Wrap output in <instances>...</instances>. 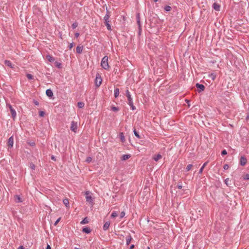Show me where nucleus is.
Listing matches in <instances>:
<instances>
[{"instance_id": "obj_1", "label": "nucleus", "mask_w": 249, "mask_h": 249, "mask_svg": "<svg viewBox=\"0 0 249 249\" xmlns=\"http://www.w3.org/2000/svg\"><path fill=\"white\" fill-rule=\"evenodd\" d=\"M109 17H110L109 12V11L107 10V14L105 15V16L104 17V19L105 20V25L107 26V29L108 30H110L111 29V26L109 24Z\"/></svg>"}, {"instance_id": "obj_2", "label": "nucleus", "mask_w": 249, "mask_h": 249, "mask_svg": "<svg viewBox=\"0 0 249 249\" xmlns=\"http://www.w3.org/2000/svg\"><path fill=\"white\" fill-rule=\"evenodd\" d=\"M101 65L103 68H104V69H108L109 67L108 64V57L107 56H105L102 58Z\"/></svg>"}, {"instance_id": "obj_3", "label": "nucleus", "mask_w": 249, "mask_h": 249, "mask_svg": "<svg viewBox=\"0 0 249 249\" xmlns=\"http://www.w3.org/2000/svg\"><path fill=\"white\" fill-rule=\"evenodd\" d=\"M102 82V79L101 77V76L99 75V73H97L96 74L95 80V85L97 87H99L100 86L101 83Z\"/></svg>"}, {"instance_id": "obj_4", "label": "nucleus", "mask_w": 249, "mask_h": 249, "mask_svg": "<svg viewBox=\"0 0 249 249\" xmlns=\"http://www.w3.org/2000/svg\"><path fill=\"white\" fill-rule=\"evenodd\" d=\"M7 107H8L10 109V112L11 113L12 117L14 120L16 117V112L15 110L13 108L12 106L10 104H7Z\"/></svg>"}, {"instance_id": "obj_5", "label": "nucleus", "mask_w": 249, "mask_h": 249, "mask_svg": "<svg viewBox=\"0 0 249 249\" xmlns=\"http://www.w3.org/2000/svg\"><path fill=\"white\" fill-rule=\"evenodd\" d=\"M86 201L89 203H93V199L91 196L90 195V193L89 191H87L85 193Z\"/></svg>"}, {"instance_id": "obj_6", "label": "nucleus", "mask_w": 249, "mask_h": 249, "mask_svg": "<svg viewBox=\"0 0 249 249\" xmlns=\"http://www.w3.org/2000/svg\"><path fill=\"white\" fill-rule=\"evenodd\" d=\"M71 130L73 132H76L77 128V124L76 122L72 121L71 125Z\"/></svg>"}, {"instance_id": "obj_7", "label": "nucleus", "mask_w": 249, "mask_h": 249, "mask_svg": "<svg viewBox=\"0 0 249 249\" xmlns=\"http://www.w3.org/2000/svg\"><path fill=\"white\" fill-rule=\"evenodd\" d=\"M196 87L198 89V92H200L202 91H204L205 89V86L202 84H200L199 83H196Z\"/></svg>"}, {"instance_id": "obj_8", "label": "nucleus", "mask_w": 249, "mask_h": 249, "mask_svg": "<svg viewBox=\"0 0 249 249\" xmlns=\"http://www.w3.org/2000/svg\"><path fill=\"white\" fill-rule=\"evenodd\" d=\"M126 96L128 99V104H132V98H131L130 92L128 89L126 90Z\"/></svg>"}, {"instance_id": "obj_9", "label": "nucleus", "mask_w": 249, "mask_h": 249, "mask_svg": "<svg viewBox=\"0 0 249 249\" xmlns=\"http://www.w3.org/2000/svg\"><path fill=\"white\" fill-rule=\"evenodd\" d=\"M213 8L216 11H219L220 10V5L216 3V2H214L213 4Z\"/></svg>"}, {"instance_id": "obj_10", "label": "nucleus", "mask_w": 249, "mask_h": 249, "mask_svg": "<svg viewBox=\"0 0 249 249\" xmlns=\"http://www.w3.org/2000/svg\"><path fill=\"white\" fill-rule=\"evenodd\" d=\"M240 164L242 166H244L247 163V159L245 157H242L240 159Z\"/></svg>"}, {"instance_id": "obj_11", "label": "nucleus", "mask_w": 249, "mask_h": 249, "mask_svg": "<svg viewBox=\"0 0 249 249\" xmlns=\"http://www.w3.org/2000/svg\"><path fill=\"white\" fill-rule=\"evenodd\" d=\"M4 64L8 67H9L11 68H14V65L12 64L10 61L9 60H5L4 61Z\"/></svg>"}, {"instance_id": "obj_12", "label": "nucleus", "mask_w": 249, "mask_h": 249, "mask_svg": "<svg viewBox=\"0 0 249 249\" xmlns=\"http://www.w3.org/2000/svg\"><path fill=\"white\" fill-rule=\"evenodd\" d=\"M46 95L49 97H52L53 96V93L51 89H48L46 90Z\"/></svg>"}, {"instance_id": "obj_13", "label": "nucleus", "mask_w": 249, "mask_h": 249, "mask_svg": "<svg viewBox=\"0 0 249 249\" xmlns=\"http://www.w3.org/2000/svg\"><path fill=\"white\" fill-rule=\"evenodd\" d=\"M131 240H132L131 236L130 234H129L126 237V245H128L130 243Z\"/></svg>"}, {"instance_id": "obj_14", "label": "nucleus", "mask_w": 249, "mask_h": 249, "mask_svg": "<svg viewBox=\"0 0 249 249\" xmlns=\"http://www.w3.org/2000/svg\"><path fill=\"white\" fill-rule=\"evenodd\" d=\"M63 202L67 208L70 207L69 200L68 198L64 199Z\"/></svg>"}, {"instance_id": "obj_15", "label": "nucleus", "mask_w": 249, "mask_h": 249, "mask_svg": "<svg viewBox=\"0 0 249 249\" xmlns=\"http://www.w3.org/2000/svg\"><path fill=\"white\" fill-rule=\"evenodd\" d=\"M15 200L16 202H22V199L19 196L16 195L15 196Z\"/></svg>"}, {"instance_id": "obj_16", "label": "nucleus", "mask_w": 249, "mask_h": 249, "mask_svg": "<svg viewBox=\"0 0 249 249\" xmlns=\"http://www.w3.org/2000/svg\"><path fill=\"white\" fill-rule=\"evenodd\" d=\"M46 58L50 62H53L54 61V57H52L50 55H47Z\"/></svg>"}, {"instance_id": "obj_17", "label": "nucleus", "mask_w": 249, "mask_h": 249, "mask_svg": "<svg viewBox=\"0 0 249 249\" xmlns=\"http://www.w3.org/2000/svg\"><path fill=\"white\" fill-rule=\"evenodd\" d=\"M162 156L160 154H159L157 155H155L153 157V159L156 161H158L160 159H161Z\"/></svg>"}, {"instance_id": "obj_18", "label": "nucleus", "mask_w": 249, "mask_h": 249, "mask_svg": "<svg viewBox=\"0 0 249 249\" xmlns=\"http://www.w3.org/2000/svg\"><path fill=\"white\" fill-rule=\"evenodd\" d=\"M109 225H110V223L109 222H106L104 224V226H103L104 230H105V231L107 230L108 229Z\"/></svg>"}, {"instance_id": "obj_19", "label": "nucleus", "mask_w": 249, "mask_h": 249, "mask_svg": "<svg viewBox=\"0 0 249 249\" xmlns=\"http://www.w3.org/2000/svg\"><path fill=\"white\" fill-rule=\"evenodd\" d=\"M134 135L136 136V137L138 138V139H142V137L139 135V133L138 131H137L135 129H134Z\"/></svg>"}, {"instance_id": "obj_20", "label": "nucleus", "mask_w": 249, "mask_h": 249, "mask_svg": "<svg viewBox=\"0 0 249 249\" xmlns=\"http://www.w3.org/2000/svg\"><path fill=\"white\" fill-rule=\"evenodd\" d=\"M130 157V155L129 154L124 155L122 156L121 159L123 160H125L128 159Z\"/></svg>"}, {"instance_id": "obj_21", "label": "nucleus", "mask_w": 249, "mask_h": 249, "mask_svg": "<svg viewBox=\"0 0 249 249\" xmlns=\"http://www.w3.org/2000/svg\"><path fill=\"white\" fill-rule=\"evenodd\" d=\"M83 50V46H78L76 47V53H81Z\"/></svg>"}, {"instance_id": "obj_22", "label": "nucleus", "mask_w": 249, "mask_h": 249, "mask_svg": "<svg viewBox=\"0 0 249 249\" xmlns=\"http://www.w3.org/2000/svg\"><path fill=\"white\" fill-rule=\"evenodd\" d=\"M119 94V89L118 88H115L114 89V97L117 98Z\"/></svg>"}, {"instance_id": "obj_23", "label": "nucleus", "mask_w": 249, "mask_h": 249, "mask_svg": "<svg viewBox=\"0 0 249 249\" xmlns=\"http://www.w3.org/2000/svg\"><path fill=\"white\" fill-rule=\"evenodd\" d=\"M82 231L86 233H89L90 232V230L88 227H85L83 229Z\"/></svg>"}, {"instance_id": "obj_24", "label": "nucleus", "mask_w": 249, "mask_h": 249, "mask_svg": "<svg viewBox=\"0 0 249 249\" xmlns=\"http://www.w3.org/2000/svg\"><path fill=\"white\" fill-rule=\"evenodd\" d=\"M84 103L83 102H79L77 103V106L79 108H83L84 107Z\"/></svg>"}, {"instance_id": "obj_25", "label": "nucleus", "mask_w": 249, "mask_h": 249, "mask_svg": "<svg viewBox=\"0 0 249 249\" xmlns=\"http://www.w3.org/2000/svg\"><path fill=\"white\" fill-rule=\"evenodd\" d=\"M171 9H172L171 7L170 6H168V5H167V6H165V7H164V10L166 12H169L171 10Z\"/></svg>"}, {"instance_id": "obj_26", "label": "nucleus", "mask_w": 249, "mask_h": 249, "mask_svg": "<svg viewBox=\"0 0 249 249\" xmlns=\"http://www.w3.org/2000/svg\"><path fill=\"white\" fill-rule=\"evenodd\" d=\"M88 223V220L87 218H85L83 220L81 221L80 223L81 224H85Z\"/></svg>"}, {"instance_id": "obj_27", "label": "nucleus", "mask_w": 249, "mask_h": 249, "mask_svg": "<svg viewBox=\"0 0 249 249\" xmlns=\"http://www.w3.org/2000/svg\"><path fill=\"white\" fill-rule=\"evenodd\" d=\"M193 165L192 164H188L186 168V171H189L191 170V168L192 167Z\"/></svg>"}, {"instance_id": "obj_28", "label": "nucleus", "mask_w": 249, "mask_h": 249, "mask_svg": "<svg viewBox=\"0 0 249 249\" xmlns=\"http://www.w3.org/2000/svg\"><path fill=\"white\" fill-rule=\"evenodd\" d=\"M118 213L116 212H113L111 213V217H115L117 216Z\"/></svg>"}, {"instance_id": "obj_29", "label": "nucleus", "mask_w": 249, "mask_h": 249, "mask_svg": "<svg viewBox=\"0 0 249 249\" xmlns=\"http://www.w3.org/2000/svg\"><path fill=\"white\" fill-rule=\"evenodd\" d=\"M26 76L28 79H34V76L31 74L28 73L26 75Z\"/></svg>"}, {"instance_id": "obj_30", "label": "nucleus", "mask_w": 249, "mask_h": 249, "mask_svg": "<svg viewBox=\"0 0 249 249\" xmlns=\"http://www.w3.org/2000/svg\"><path fill=\"white\" fill-rule=\"evenodd\" d=\"M209 77L213 80H214L216 77V75L213 74V73H212L210 75Z\"/></svg>"}, {"instance_id": "obj_31", "label": "nucleus", "mask_w": 249, "mask_h": 249, "mask_svg": "<svg viewBox=\"0 0 249 249\" xmlns=\"http://www.w3.org/2000/svg\"><path fill=\"white\" fill-rule=\"evenodd\" d=\"M13 145V141H8V146L9 147H12Z\"/></svg>"}, {"instance_id": "obj_32", "label": "nucleus", "mask_w": 249, "mask_h": 249, "mask_svg": "<svg viewBox=\"0 0 249 249\" xmlns=\"http://www.w3.org/2000/svg\"><path fill=\"white\" fill-rule=\"evenodd\" d=\"M111 110L113 111H117L119 110V108L116 107H111Z\"/></svg>"}, {"instance_id": "obj_33", "label": "nucleus", "mask_w": 249, "mask_h": 249, "mask_svg": "<svg viewBox=\"0 0 249 249\" xmlns=\"http://www.w3.org/2000/svg\"><path fill=\"white\" fill-rule=\"evenodd\" d=\"M78 26V23L77 22H74L73 23L72 25H71V27L72 28V29H75Z\"/></svg>"}, {"instance_id": "obj_34", "label": "nucleus", "mask_w": 249, "mask_h": 249, "mask_svg": "<svg viewBox=\"0 0 249 249\" xmlns=\"http://www.w3.org/2000/svg\"><path fill=\"white\" fill-rule=\"evenodd\" d=\"M137 22H139L140 21V15L139 13L137 14L136 16Z\"/></svg>"}, {"instance_id": "obj_35", "label": "nucleus", "mask_w": 249, "mask_h": 249, "mask_svg": "<svg viewBox=\"0 0 249 249\" xmlns=\"http://www.w3.org/2000/svg\"><path fill=\"white\" fill-rule=\"evenodd\" d=\"M92 160V159L91 157H88L86 160V161L88 163H89Z\"/></svg>"}, {"instance_id": "obj_36", "label": "nucleus", "mask_w": 249, "mask_h": 249, "mask_svg": "<svg viewBox=\"0 0 249 249\" xmlns=\"http://www.w3.org/2000/svg\"><path fill=\"white\" fill-rule=\"evenodd\" d=\"M45 115V112L42 111H40L39 112V115L41 117H43Z\"/></svg>"}, {"instance_id": "obj_37", "label": "nucleus", "mask_w": 249, "mask_h": 249, "mask_svg": "<svg viewBox=\"0 0 249 249\" xmlns=\"http://www.w3.org/2000/svg\"><path fill=\"white\" fill-rule=\"evenodd\" d=\"M56 66L58 68H61V64L60 63H59V62H56Z\"/></svg>"}, {"instance_id": "obj_38", "label": "nucleus", "mask_w": 249, "mask_h": 249, "mask_svg": "<svg viewBox=\"0 0 249 249\" xmlns=\"http://www.w3.org/2000/svg\"><path fill=\"white\" fill-rule=\"evenodd\" d=\"M120 136L121 140H124V137L123 133H120Z\"/></svg>"}, {"instance_id": "obj_39", "label": "nucleus", "mask_w": 249, "mask_h": 249, "mask_svg": "<svg viewBox=\"0 0 249 249\" xmlns=\"http://www.w3.org/2000/svg\"><path fill=\"white\" fill-rule=\"evenodd\" d=\"M61 220V217H59V218H58L56 221L55 222V223H54V226H56L57 224H58V223L60 221V220Z\"/></svg>"}, {"instance_id": "obj_40", "label": "nucleus", "mask_w": 249, "mask_h": 249, "mask_svg": "<svg viewBox=\"0 0 249 249\" xmlns=\"http://www.w3.org/2000/svg\"><path fill=\"white\" fill-rule=\"evenodd\" d=\"M244 179H246V180H249V174H246V175L244 177Z\"/></svg>"}, {"instance_id": "obj_41", "label": "nucleus", "mask_w": 249, "mask_h": 249, "mask_svg": "<svg viewBox=\"0 0 249 249\" xmlns=\"http://www.w3.org/2000/svg\"><path fill=\"white\" fill-rule=\"evenodd\" d=\"M35 165L33 164V163H31L30 164V168L32 169V170H35Z\"/></svg>"}, {"instance_id": "obj_42", "label": "nucleus", "mask_w": 249, "mask_h": 249, "mask_svg": "<svg viewBox=\"0 0 249 249\" xmlns=\"http://www.w3.org/2000/svg\"><path fill=\"white\" fill-rule=\"evenodd\" d=\"M137 24L139 26V31L140 32L142 30L141 29V21H139V22H137Z\"/></svg>"}, {"instance_id": "obj_43", "label": "nucleus", "mask_w": 249, "mask_h": 249, "mask_svg": "<svg viewBox=\"0 0 249 249\" xmlns=\"http://www.w3.org/2000/svg\"><path fill=\"white\" fill-rule=\"evenodd\" d=\"M125 215V213L124 212H122L120 213V218H123Z\"/></svg>"}, {"instance_id": "obj_44", "label": "nucleus", "mask_w": 249, "mask_h": 249, "mask_svg": "<svg viewBox=\"0 0 249 249\" xmlns=\"http://www.w3.org/2000/svg\"><path fill=\"white\" fill-rule=\"evenodd\" d=\"M129 105L131 107L132 109L133 110L136 109V107H135V106L133 105V103H132V104H129Z\"/></svg>"}, {"instance_id": "obj_45", "label": "nucleus", "mask_w": 249, "mask_h": 249, "mask_svg": "<svg viewBox=\"0 0 249 249\" xmlns=\"http://www.w3.org/2000/svg\"><path fill=\"white\" fill-rule=\"evenodd\" d=\"M247 115L246 116V120L247 121H248L249 120V109H248V112H247Z\"/></svg>"}, {"instance_id": "obj_46", "label": "nucleus", "mask_w": 249, "mask_h": 249, "mask_svg": "<svg viewBox=\"0 0 249 249\" xmlns=\"http://www.w3.org/2000/svg\"><path fill=\"white\" fill-rule=\"evenodd\" d=\"M227 154V151L226 150H223L221 154L222 155H225Z\"/></svg>"}, {"instance_id": "obj_47", "label": "nucleus", "mask_w": 249, "mask_h": 249, "mask_svg": "<svg viewBox=\"0 0 249 249\" xmlns=\"http://www.w3.org/2000/svg\"><path fill=\"white\" fill-rule=\"evenodd\" d=\"M73 47V42L70 43L68 46L69 49H71Z\"/></svg>"}, {"instance_id": "obj_48", "label": "nucleus", "mask_w": 249, "mask_h": 249, "mask_svg": "<svg viewBox=\"0 0 249 249\" xmlns=\"http://www.w3.org/2000/svg\"><path fill=\"white\" fill-rule=\"evenodd\" d=\"M229 165L228 164H225L224 166H223V168L225 170H227L228 168H229Z\"/></svg>"}, {"instance_id": "obj_49", "label": "nucleus", "mask_w": 249, "mask_h": 249, "mask_svg": "<svg viewBox=\"0 0 249 249\" xmlns=\"http://www.w3.org/2000/svg\"><path fill=\"white\" fill-rule=\"evenodd\" d=\"M229 178H226L225 180V184L228 186L229 185Z\"/></svg>"}, {"instance_id": "obj_50", "label": "nucleus", "mask_w": 249, "mask_h": 249, "mask_svg": "<svg viewBox=\"0 0 249 249\" xmlns=\"http://www.w3.org/2000/svg\"><path fill=\"white\" fill-rule=\"evenodd\" d=\"M203 169H204V168L201 167V168L199 170V173L201 174L203 172Z\"/></svg>"}, {"instance_id": "obj_51", "label": "nucleus", "mask_w": 249, "mask_h": 249, "mask_svg": "<svg viewBox=\"0 0 249 249\" xmlns=\"http://www.w3.org/2000/svg\"><path fill=\"white\" fill-rule=\"evenodd\" d=\"M208 163V162H205V163L203 164V165H202V167H203V168H204V167H205L207 165Z\"/></svg>"}, {"instance_id": "obj_52", "label": "nucleus", "mask_w": 249, "mask_h": 249, "mask_svg": "<svg viewBox=\"0 0 249 249\" xmlns=\"http://www.w3.org/2000/svg\"><path fill=\"white\" fill-rule=\"evenodd\" d=\"M204 138H205V139H206L207 140L209 139V137L208 136H205V135L204 136ZM209 139H212V138L210 137Z\"/></svg>"}, {"instance_id": "obj_53", "label": "nucleus", "mask_w": 249, "mask_h": 249, "mask_svg": "<svg viewBox=\"0 0 249 249\" xmlns=\"http://www.w3.org/2000/svg\"><path fill=\"white\" fill-rule=\"evenodd\" d=\"M74 35L76 37H78L79 36V34L78 33H76Z\"/></svg>"}, {"instance_id": "obj_54", "label": "nucleus", "mask_w": 249, "mask_h": 249, "mask_svg": "<svg viewBox=\"0 0 249 249\" xmlns=\"http://www.w3.org/2000/svg\"><path fill=\"white\" fill-rule=\"evenodd\" d=\"M34 103L36 106L39 105V103L37 101H34Z\"/></svg>"}, {"instance_id": "obj_55", "label": "nucleus", "mask_w": 249, "mask_h": 249, "mask_svg": "<svg viewBox=\"0 0 249 249\" xmlns=\"http://www.w3.org/2000/svg\"><path fill=\"white\" fill-rule=\"evenodd\" d=\"M134 248V245H132L130 247V249H133Z\"/></svg>"}, {"instance_id": "obj_56", "label": "nucleus", "mask_w": 249, "mask_h": 249, "mask_svg": "<svg viewBox=\"0 0 249 249\" xmlns=\"http://www.w3.org/2000/svg\"><path fill=\"white\" fill-rule=\"evenodd\" d=\"M178 188L179 189H181L182 188V186L181 185H178Z\"/></svg>"}, {"instance_id": "obj_57", "label": "nucleus", "mask_w": 249, "mask_h": 249, "mask_svg": "<svg viewBox=\"0 0 249 249\" xmlns=\"http://www.w3.org/2000/svg\"><path fill=\"white\" fill-rule=\"evenodd\" d=\"M35 144V143L34 142H32L30 143V145L32 146H34Z\"/></svg>"}, {"instance_id": "obj_58", "label": "nucleus", "mask_w": 249, "mask_h": 249, "mask_svg": "<svg viewBox=\"0 0 249 249\" xmlns=\"http://www.w3.org/2000/svg\"><path fill=\"white\" fill-rule=\"evenodd\" d=\"M46 249H51V248L49 245H48L46 247Z\"/></svg>"}, {"instance_id": "obj_59", "label": "nucleus", "mask_w": 249, "mask_h": 249, "mask_svg": "<svg viewBox=\"0 0 249 249\" xmlns=\"http://www.w3.org/2000/svg\"><path fill=\"white\" fill-rule=\"evenodd\" d=\"M8 140H13V136H11Z\"/></svg>"}, {"instance_id": "obj_60", "label": "nucleus", "mask_w": 249, "mask_h": 249, "mask_svg": "<svg viewBox=\"0 0 249 249\" xmlns=\"http://www.w3.org/2000/svg\"><path fill=\"white\" fill-rule=\"evenodd\" d=\"M51 159H52L53 160H55V157H54L53 156H52L51 157Z\"/></svg>"}, {"instance_id": "obj_61", "label": "nucleus", "mask_w": 249, "mask_h": 249, "mask_svg": "<svg viewBox=\"0 0 249 249\" xmlns=\"http://www.w3.org/2000/svg\"><path fill=\"white\" fill-rule=\"evenodd\" d=\"M18 249H24V248H23V247H22V246H20V247H19L18 248Z\"/></svg>"}, {"instance_id": "obj_62", "label": "nucleus", "mask_w": 249, "mask_h": 249, "mask_svg": "<svg viewBox=\"0 0 249 249\" xmlns=\"http://www.w3.org/2000/svg\"><path fill=\"white\" fill-rule=\"evenodd\" d=\"M185 101H186V103H187L189 102V101L187 99H186Z\"/></svg>"}, {"instance_id": "obj_63", "label": "nucleus", "mask_w": 249, "mask_h": 249, "mask_svg": "<svg viewBox=\"0 0 249 249\" xmlns=\"http://www.w3.org/2000/svg\"><path fill=\"white\" fill-rule=\"evenodd\" d=\"M153 1H154V2H157V1H158V0H153Z\"/></svg>"}, {"instance_id": "obj_64", "label": "nucleus", "mask_w": 249, "mask_h": 249, "mask_svg": "<svg viewBox=\"0 0 249 249\" xmlns=\"http://www.w3.org/2000/svg\"><path fill=\"white\" fill-rule=\"evenodd\" d=\"M148 249H150V248H148Z\"/></svg>"}]
</instances>
